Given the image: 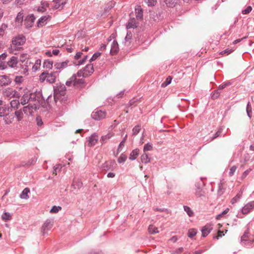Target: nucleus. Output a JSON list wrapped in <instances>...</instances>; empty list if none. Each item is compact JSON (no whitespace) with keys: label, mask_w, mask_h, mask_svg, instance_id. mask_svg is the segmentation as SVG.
I'll use <instances>...</instances> for the list:
<instances>
[{"label":"nucleus","mask_w":254,"mask_h":254,"mask_svg":"<svg viewBox=\"0 0 254 254\" xmlns=\"http://www.w3.org/2000/svg\"><path fill=\"white\" fill-rule=\"evenodd\" d=\"M77 73L74 74L70 77L65 82V84L67 86L73 85L75 88L81 89L86 86L85 80L82 79H77Z\"/></svg>","instance_id":"f257e3e1"},{"label":"nucleus","mask_w":254,"mask_h":254,"mask_svg":"<svg viewBox=\"0 0 254 254\" xmlns=\"http://www.w3.org/2000/svg\"><path fill=\"white\" fill-rule=\"evenodd\" d=\"M59 75V72L57 71H52L50 73L43 72L39 76V80L41 82L46 81L49 83L55 82L56 78Z\"/></svg>","instance_id":"f03ea898"},{"label":"nucleus","mask_w":254,"mask_h":254,"mask_svg":"<svg viewBox=\"0 0 254 254\" xmlns=\"http://www.w3.org/2000/svg\"><path fill=\"white\" fill-rule=\"evenodd\" d=\"M26 41L24 36L21 35L15 37L12 41V44L9 48V52L11 53L15 54L14 51L15 50H19L21 47H19L23 45Z\"/></svg>","instance_id":"7ed1b4c3"},{"label":"nucleus","mask_w":254,"mask_h":254,"mask_svg":"<svg viewBox=\"0 0 254 254\" xmlns=\"http://www.w3.org/2000/svg\"><path fill=\"white\" fill-rule=\"evenodd\" d=\"M94 71V70L93 64H89L82 69L78 70L77 72V75L79 77L81 76L86 77L93 73Z\"/></svg>","instance_id":"20e7f679"},{"label":"nucleus","mask_w":254,"mask_h":254,"mask_svg":"<svg viewBox=\"0 0 254 254\" xmlns=\"http://www.w3.org/2000/svg\"><path fill=\"white\" fill-rule=\"evenodd\" d=\"M3 95L4 97L9 99L12 98H19L20 96L19 93L17 91L9 87L3 90Z\"/></svg>","instance_id":"39448f33"},{"label":"nucleus","mask_w":254,"mask_h":254,"mask_svg":"<svg viewBox=\"0 0 254 254\" xmlns=\"http://www.w3.org/2000/svg\"><path fill=\"white\" fill-rule=\"evenodd\" d=\"M53 220L51 219H47L41 227V232L44 235L53 227Z\"/></svg>","instance_id":"423d86ee"},{"label":"nucleus","mask_w":254,"mask_h":254,"mask_svg":"<svg viewBox=\"0 0 254 254\" xmlns=\"http://www.w3.org/2000/svg\"><path fill=\"white\" fill-rule=\"evenodd\" d=\"M106 113L105 112L99 110L94 112L91 114L92 118L95 120H100L105 118Z\"/></svg>","instance_id":"0eeeda50"},{"label":"nucleus","mask_w":254,"mask_h":254,"mask_svg":"<svg viewBox=\"0 0 254 254\" xmlns=\"http://www.w3.org/2000/svg\"><path fill=\"white\" fill-rule=\"evenodd\" d=\"M55 94L64 96L66 93V87L63 84H58L54 89Z\"/></svg>","instance_id":"6e6552de"},{"label":"nucleus","mask_w":254,"mask_h":254,"mask_svg":"<svg viewBox=\"0 0 254 254\" xmlns=\"http://www.w3.org/2000/svg\"><path fill=\"white\" fill-rule=\"evenodd\" d=\"M35 17L33 14L29 15L25 19L24 25L26 28H31L33 26Z\"/></svg>","instance_id":"1a4fd4ad"},{"label":"nucleus","mask_w":254,"mask_h":254,"mask_svg":"<svg viewBox=\"0 0 254 254\" xmlns=\"http://www.w3.org/2000/svg\"><path fill=\"white\" fill-rule=\"evenodd\" d=\"M37 108L36 103H29L28 106L23 107V111L26 114H31L34 110H36Z\"/></svg>","instance_id":"9d476101"},{"label":"nucleus","mask_w":254,"mask_h":254,"mask_svg":"<svg viewBox=\"0 0 254 254\" xmlns=\"http://www.w3.org/2000/svg\"><path fill=\"white\" fill-rule=\"evenodd\" d=\"M254 209V201L246 204L242 209V212L244 214H247Z\"/></svg>","instance_id":"9b49d317"},{"label":"nucleus","mask_w":254,"mask_h":254,"mask_svg":"<svg viewBox=\"0 0 254 254\" xmlns=\"http://www.w3.org/2000/svg\"><path fill=\"white\" fill-rule=\"evenodd\" d=\"M98 140V136L96 133L92 134L88 139V145L89 146H94Z\"/></svg>","instance_id":"f8f14e48"},{"label":"nucleus","mask_w":254,"mask_h":254,"mask_svg":"<svg viewBox=\"0 0 254 254\" xmlns=\"http://www.w3.org/2000/svg\"><path fill=\"white\" fill-rule=\"evenodd\" d=\"M212 230V227L211 224H207L204 226L201 229L202 236L203 237H206Z\"/></svg>","instance_id":"ddd939ff"},{"label":"nucleus","mask_w":254,"mask_h":254,"mask_svg":"<svg viewBox=\"0 0 254 254\" xmlns=\"http://www.w3.org/2000/svg\"><path fill=\"white\" fill-rule=\"evenodd\" d=\"M10 78L6 75L0 76V86H6L11 82Z\"/></svg>","instance_id":"4468645a"},{"label":"nucleus","mask_w":254,"mask_h":254,"mask_svg":"<svg viewBox=\"0 0 254 254\" xmlns=\"http://www.w3.org/2000/svg\"><path fill=\"white\" fill-rule=\"evenodd\" d=\"M49 15H46L41 17L37 22V26L41 27L46 24L47 20L50 18Z\"/></svg>","instance_id":"2eb2a0df"},{"label":"nucleus","mask_w":254,"mask_h":254,"mask_svg":"<svg viewBox=\"0 0 254 254\" xmlns=\"http://www.w3.org/2000/svg\"><path fill=\"white\" fill-rule=\"evenodd\" d=\"M82 187V183L78 179H74L71 187L74 190H79Z\"/></svg>","instance_id":"dca6fc26"},{"label":"nucleus","mask_w":254,"mask_h":254,"mask_svg":"<svg viewBox=\"0 0 254 254\" xmlns=\"http://www.w3.org/2000/svg\"><path fill=\"white\" fill-rule=\"evenodd\" d=\"M138 26V23L136 22L135 19L134 18H130L127 24V28L130 29L133 28L134 29L136 28Z\"/></svg>","instance_id":"f3484780"},{"label":"nucleus","mask_w":254,"mask_h":254,"mask_svg":"<svg viewBox=\"0 0 254 254\" xmlns=\"http://www.w3.org/2000/svg\"><path fill=\"white\" fill-rule=\"evenodd\" d=\"M20 103L22 105H24L26 104L30 103V98H29V93L26 92L24 93L21 98L20 99Z\"/></svg>","instance_id":"a211bd4d"},{"label":"nucleus","mask_w":254,"mask_h":254,"mask_svg":"<svg viewBox=\"0 0 254 254\" xmlns=\"http://www.w3.org/2000/svg\"><path fill=\"white\" fill-rule=\"evenodd\" d=\"M119 51V45L117 42L114 40L111 45L110 53L111 55H114L116 54Z\"/></svg>","instance_id":"6ab92c4d"},{"label":"nucleus","mask_w":254,"mask_h":254,"mask_svg":"<svg viewBox=\"0 0 254 254\" xmlns=\"http://www.w3.org/2000/svg\"><path fill=\"white\" fill-rule=\"evenodd\" d=\"M69 63V61H65L62 63H57L54 64V67L57 69H61L66 67Z\"/></svg>","instance_id":"aec40b11"},{"label":"nucleus","mask_w":254,"mask_h":254,"mask_svg":"<svg viewBox=\"0 0 254 254\" xmlns=\"http://www.w3.org/2000/svg\"><path fill=\"white\" fill-rule=\"evenodd\" d=\"M18 64V59L15 57H12L7 62V65L10 67H15Z\"/></svg>","instance_id":"412c9836"},{"label":"nucleus","mask_w":254,"mask_h":254,"mask_svg":"<svg viewBox=\"0 0 254 254\" xmlns=\"http://www.w3.org/2000/svg\"><path fill=\"white\" fill-rule=\"evenodd\" d=\"M10 108L7 105H4L0 107V117H4L5 115L9 114Z\"/></svg>","instance_id":"4be33fe9"},{"label":"nucleus","mask_w":254,"mask_h":254,"mask_svg":"<svg viewBox=\"0 0 254 254\" xmlns=\"http://www.w3.org/2000/svg\"><path fill=\"white\" fill-rule=\"evenodd\" d=\"M30 103H36L37 106L39 103V97L35 93H29Z\"/></svg>","instance_id":"5701e85b"},{"label":"nucleus","mask_w":254,"mask_h":254,"mask_svg":"<svg viewBox=\"0 0 254 254\" xmlns=\"http://www.w3.org/2000/svg\"><path fill=\"white\" fill-rule=\"evenodd\" d=\"M14 117L13 115H9V114H7L3 117V120L6 124L9 125L12 123L14 120Z\"/></svg>","instance_id":"b1692460"},{"label":"nucleus","mask_w":254,"mask_h":254,"mask_svg":"<svg viewBox=\"0 0 254 254\" xmlns=\"http://www.w3.org/2000/svg\"><path fill=\"white\" fill-rule=\"evenodd\" d=\"M49 3L47 1H42L41 6H39L37 10L40 12H44L46 10V7L49 6Z\"/></svg>","instance_id":"393cba45"},{"label":"nucleus","mask_w":254,"mask_h":254,"mask_svg":"<svg viewBox=\"0 0 254 254\" xmlns=\"http://www.w3.org/2000/svg\"><path fill=\"white\" fill-rule=\"evenodd\" d=\"M135 10L136 18L141 19L143 17V11L140 6H137V7L135 8Z\"/></svg>","instance_id":"a878e982"},{"label":"nucleus","mask_w":254,"mask_h":254,"mask_svg":"<svg viewBox=\"0 0 254 254\" xmlns=\"http://www.w3.org/2000/svg\"><path fill=\"white\" fill-rule=\"evenodd\" d=\"M148 231L150 234H154L159 232L158 228L154 226L153 225H150L149 226Z\"/></svg>","instance_id":"bb28decb"},{"label":"nucleus","mask_w":254,"mask_h":254,"mask_svg":"<svg viewBox=\"0 0 254 254\" xmlns=\"http://www.w3.org/2000/svg\"><path fill=\"white\" fill-rule=\"evenodd\" d=\"M30 190L28 188H25L20 195V197L22 199H28L29 198L28 193Z\"/></svg>","instance_id":"cd10ccee"},{"label":"nucleus","mask_w":254,"mask_h":254,"mask_svg":"<svg viewBox=\"0 0 254 254\" xmlns=\"http://www.w3.org/2000/svg\"><path fill=\"white\" fill-rule=\"evenodd\" d=\"M139 150L138 149H134L130 153L129 159L131 160H135L139 154Z\"/></svg>","instance_id":"c85d7f7f"},{"label":"nucleus","mask_w":254,"mask_h":254,"mask_svg":"<svg viewBox=\"0 0 254 254\" xmlns=\"http://www.w3.org/2000/svg\"><path fill=\"white\" fill-rule=\"evenodd\" d=\"M20 102L19 100L15 99L10 102V106L11 108L17 109L20 105Z\"/></svg>","instance_id":"c756f323"},{"label":"nucleus","mask_w":254,"mask_h":254,"mask_svg":"<svg viewBox=\"0 0 254 254\" xmlns=\"http://www.w3.org/2000/svg\"><path fill=\"white\" fill-rule=\"evenodd\" d=\"M14 114L18 121H20L23 118V114L21 110L16 111Z\"/></svg>","instance_id":"7c9ffc66"},{"label":"nucleus","mask_w":254,"mask_h":254,"mask_svg":"<svg viewBox=\"0 0 254 254\" xmlns=\"http://www.w3.org/2000/svg\"><path fill=\"white\" fill-rule=\"evenodd\" d=\"M141 161L142 163L147 164L150 161V158L146 153H144L141 156Z\"/></svg>","instance_id":"2f4dec72"},{"label":"nucleus","mask_w":254,"mask_h":254,"mask_svg":"<svg viewBox=\"0 0 254 254\" xmlns=\"http://www.w3.org/2000/svg\"><path fill=\"white\" fill-rule=\"evenodd\" d=\"M178 0H164V2L168 6L174 7L177 3Z\"/></svg>","instance_id":"473e14b6"},{"label":"nucleus","mask_w":254,"mask_h":254,"mask_svg":"<svg viewBox=\"0 0 254 254\" xmlns=\"http://www.w3.org/2000/svg\"><path fill=\"white\" fill-rule=\"evenodd\" d=\"M113 135H114L113 133L110 132V133H108L106 135L102 136L101 138V141L102 143H104L105 142H106V141L108 139H109L110 138H111L113 136Z\"/></svg>","instance_id":"72a5a7b5"},{"label":"nucleus","mask_w":254,"mask_h":254,"mask_svg":"<svg viewBox=\"0 0 254 254\" xmlns=\"http://www.w3.org/2000/svg\"><path fill=\"white\" fill-rule=\"evenodd\" d=\"M11 218V214L8 212H4L1 216V219L4 221L9 220Z\"/></svg>","instance_id":"f704fd0d"},{"label":"nucleus","mask_w":254,"mask_h":254,"mask_svg":"<svg viewBox=\"0 0 254 254\" xmlns=\"http://www.w3.org/2000/svg\"><path fill=\"white\" fill-rule=\"evenodd\" d=\"M172 79V77L170 76H169L166 78L165 81H164V82H163L162 83L161 87H166L167 85H168L169 84L171 83Z\"/></svg>","instance_id":"c9c22d12"},{"label":"nucleus","mask_w":254,"mask_h":254,"mask_svg":"<svg viewBox=\"0 0 254 254\" xmlns=\"http://www.w3.org/2000/svg\"><path fill=\"white\" fill-rule=\"evenodd\" d=\"M53 62L51 61H46L44 63V66L47 68L52 69Z\"/></svg>","instance_id":"e433bc0d"},{"label":"nucleus","mask_w":254,"mask_h":254,"mask_svg":"<svg viewBox=\"0 0 254 254\" xmlns=\"http://www.w3.org/2000/svg\"><path fill=\"white\" fill-rule=\"evenodd\" d=\"M184 210L187 213L188 215L190 217H191L193 215V212L191 210L190 207L187 206H184Z\"/></svg>","instance_id":"4c0bfd02"},{"label":"nucleus","mask_w":254,"mask_h":254,"mask_svg":"<svg viewBox=\"0 0 254 254\" xmlns=\"http://www.w3.org/2000/svg\"><path fill=\"white\" fill-rule=\"evenodd\" d=\"M242 192H240L238 193L234 197H233L231 200V203L232 204H234L237 202L241 197Z\"/></svg>","instance_id":"58836bf2"},{"label":"nucleus","mask_w":254,"mask_h":254,"mask_svg":"<svg viewBox=\"0 0 254 254\" xmlns=\"http://www.w3.org/2000/svg\"><path fill=\"white\" fill-rule=\"evenodd\" d=\"M196 234V230L194 229H190L189 230L188 236L190 238H192Z\"/></svg>","instance_id":"ea45409f"},{"label":"nucleus","mask_w":254,"mask_h":254,"mask_svg":"<svg viewBox=\"0 0 254 254\" xmlns=\"http://www.w3.org/2000/svg\"><path fill=\"white\" fill-rule=\"evenodd\" d=\"M62 209V207L60 206H54L50 210V212L52 213H58L60 210Z\"/></svg>","instance_id":"a19ab883"},{"label":"nucleus","mask_w":254,"mask_h":254,"mask_svg":"<svg viewBox=\"0 0 254 254\" xmlns=\"http://www.w3.org/2000/svg\"><path fill=\"white\" fill-rule=\"evenodd\" d=\"M252 107H251V106L250 104V102H249L248 103L247 106V113L248 116H249V117L250 118H251V117H252Z\"/></svg>","instance_id":"79ce46f5"},{"label":"nucleus","mask_w":254,"mask_h":254,"mask_svg":"<svg viewBox=\"0 0 254 254\" xmlns=\"http://www.w3.org/2000/svg\"><path fill=\"white\" fill-rule=\"evenodd\" d=\"M62 0H54L53 2L55 3V5L54 6L55 9H58L60 7V5H63L64 2H61Z\"/></svg>","instance_id":"37998d69"},{"label":"nucleus","mask_w":254,"mask_h":254,"mask_svg":"<svg viewBox=\"0 0 254 254\" xmlns=\"http://www.w3.org/2000/svg\"><path fill=\"white\" fill-rule=\"evenodd\" d=\"M220 95V92L219 90H215L211 94V98L213 99H217Z\"/></svg>","instance_id":"c03bdc74"},{"label":"nucleus","mask_w":254,"mask_h":254,"mask_svg":"<svg viewBox=\"0 0 254 254\" xmlns=\"http://www.w3.org/2000/svg\"><path fill=\"white\" fill-rule=\"evenodd\" d=\"M23 17L22 13H18L15 18V22L20 24L23 21Z\"/></svg>","instance_id":"a18cd8bd"},{"label":"nucleus","mask_w":254,"mask_h":254,"mask_svg":"<svg viewBox=\"0 0 254 254\" xmlns=\"http://www.w3.org/2000/svg\"><path fill=\"white\" fill-rule=\"evenodd\" d=\"M195 194L197 197H201L204 196V192L200 188H197Z\"/></svg>","instance_id":"49530a36"},{"label":"nucleus","mask_w":254,"mask_h":254,"mask_svg":"<svg viewBox=\"0 0 254 254\" xmlns=\"http://www.w3.org/2000/svg\"><path fill=\"white\" fill-rule=\"evenodd\" d=\"M140 130V126L139 125L135 126L132 129L133 135H136Z\"/></svg>","instance_id":"de8ad7c7"},{"label":"nucleus","mask_w":254,"mask_h":254,"mask_svg":"<svg viewBox=\"0 0 254 254\" xmlns=\"http://www.w3.org/2000/svg\"><path fill=\"white\" fill-rule=\"evenodd\" d=\"M62 168V166L60 164H57L54 167L53 174L55 175L57 174V172H59Z\"/></svg>","instance_id":"09e8293b"},{"label":"nucleus","mask_w":254,"mask_h":254,"mask_svg":"<svg viewBox=\"0 0 254 254\" xmlns=\"http://www.w3.org/2000/svg\"><path fill=\"white\" fill-rule=\"evenodd\" d=\"M152 149V145L150 143H148L144 145V148H143V150L145 152L146 151L151 150Z\"/></svg>","instance_id":"8fccbe9b"},{"label":"nucleus","mask_w":254,"mask_h":254,"mask_svg":"<svg viewBox=\"0 0 254 254\" xmlns=\"http://www.w3.org/2000/svg\"><path fill=\"white\" fill-rule=\"evenodd\" d=\"M222 133V128H220L215 133L214 135L211 138L210 140L212 141L214 139L216 138L218 136H220L221 133Z\"/></svg>","instance_id":"3c124183"},{"label":"nucleus","mask_w":254,"mask_h":254,"mask_svg":"<svg viewBox=\"0 0 254 254\" xmlns=\"http://www.w3.org/2000/svg\"><path fill=\"white\" fill-rule=\"evenodd\" d=\"M127 159V156L122 154L120 156V157L118 158V162L120 163H124Z\"/></svg>","instance_id":"603ef678"},{"label":"nucleus","mask_w":254,"mask_h":254,"mask_svg":"<svg viewBox=\"0 0 254 254\" xmlns=\"http://www.w3.org/2000/svg\"><path fill=\"white\" fill-rule=\"evenodd\" d=\"M100 55H101V53H99V52L95 53L92 56L91 58L90 59L89 62L90 63H91L92 62L96 60L100 56Z\"/></svg>","instance_id":"864d4df0"},{"label":"nucleus","mask_w":254,"mask_h":254,"mask_svg":"<svg viewBox=\"0 0 254 254\" xmlns=\"http://www.w3.org/2000/svg\"><path fill=\"white\" fill-rule=\"evenodd\" d=\"M148 6H154L156 3V0H145Z\"/></svg>","instance_id":"5fc2aeb1"},{"label":"nucleus","mask_w":254,"mask_h":254,"mask_svg":"<svg viewBox=\"0 0 254 254\" xmlns=\"http://www.w3.org/2000/svg\"><path fill=\"white\" fill-rule=\"evenodd\" d=\"M252 7L251 6H249L246 9L242 11V13L244 14H248L252 11Z\"/></svg>","instance_id":"6e6d98bb"},{"label":"nucleus","mask_w":254,"mask_h":254,"mask_svg":"<svg viewBox=\"0 0 254 254\" xmlns=\"http://www.w3.org/2000/svg\"><path fill=\"white\" fill-rule=\"evenodd\" d=\"M87 56H86L84 57L83 59L80 60L77 63H74V64L77 65L83 64L85 62L86 60L87 59Z\"/></svg>","instance_id":"4d7b16f0"},{"label":"nucleus","mask_w":254,"mask_h":254,"mask_svg":"<svg viewBox=\"0 0 254 254\" xmlns=\"http://www.w3.org/2000/svg\"><path fill=\"white\" fill-rule=\"evenodd\" d=\"M87 56H86L84 57L83 59L80 60L77 63H74V64L77 65L83 64L85 62L86 60L87 59Z\"/></svg>","instance_id":"13d9d810"},{"label":"nucleus","mask_w":254,"mask_h":254,"mask_svg":"<svg viewBox=\"0 0 254 254\" xmlns=\"http://www.w3.org/2000/svg\"><path fill=\"white\" fill-rule=\"evenodd\" d=\"M7 28L6 24H2L0 27V36H2L4 34V30Z\"/></svg>","instance_id":"bf43d9fd"},{"label":"nucleus","mask_w":254,"mask_h":254,"mask_svg":"<svg viewBox=\"0 0 254 254\" xmlns=\"http://www.w3.org/2000/svg\"><path fill=\"white\" fill-rule=\"evenodd\" d=\"M237 167L235 166H233L231 167L229 171V176H232L236 170Z\"/></svg>","instance_id":"052dcab7"},{"label":"nucleus","mask_w":254,"mask_h":254,"mask_svg":"<svg viewBox=\"0 0 254 254\" xmlns=\"http://www.w3.org/2000/svg\"><path fill=\"white\" fill-rule=\"evenodd\" d=\"M249 233L247 232H245L243 235L241 237V241H246L248 238Z\"/></svg>","instance_id":"680f3d73"},{"label":"nucleus","mask_w":254,"mask_h":254,"mask_svg":"<svg viewBox=\"0 0 254 254\" xmlns=\"http://www.w3.org/2000/svg\"><path fill=\"white\" fill-rule=\"evenodd\" d=\"M229 85H230L229 82L224 83L222 84L221 85H219L218 90H222Z\"/></svg>","instance_id":"e2e57ef3"},{"label":"nucleus","mask_w":254,"mask_h":254,"mask_svg":"<svg viewBox=\"0 0 254 254\" xmlns=\"http://www.w3.org/2000/svg\"><path fill=\"white\" fill-rule=\"evenodd\" d=\"M124 146V143L123 141H121L119 145V147L117 149V153L118 154L121 151L122 147Z\"/></svg>","instance_id":"0e129e2a"},{"label":"nucleus","mask_w":254,"mask_h":254,"mask_svg":"<svg viewBox=\"0 0 254 254\" xmlns=\"http://www.w3.org/2000/svg\"><path fill=\"white\" fill-rule=\"evenodd\" d=\"M251 169H248V170H247L246 171H245L242 176V179H244L246 177V176L249 174V173L251 172Z\"/></svg>","instance_id":"69168bd1"},{"label":"nucleus","mask_w":254,"mask_h":254,"mask_svg":"<svg viewBox=\"0 0 254 254\" xmlns=\"http://www.w3.org/2000/svg\"><path fill=\"white\" fill-rule=\"evenodd\" d=\"M224 234L223 233V231L219 230L218 232V235L214 237V238H216V239H218L219 237H222V236H224Z\"/></svg>","instance_id":"338daca9"},{"label":"nucleus","mask_w":254,"mask_h":254,"mask_svg":"<svg viewBox=\"0 0 254 254\" xmlns=\"http://www.w3.org/2000/svg\"><path fill=\"white\" fill-rule=\"evenodd\" d=\"M82 55V52H77L75 56H74V59L75 60L79 59L81 57Z\"/></svg>","instance_id":"774afa93"}]
</instances>
